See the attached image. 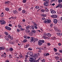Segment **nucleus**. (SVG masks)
Wrapping results in <instances>:
<instances>
[{"label": "nucleus", "mask_w": 62, "mask_h": 62, "mask_svg": "<svg viewBox=\"0 0 62 62\" xmlns=\"http://www.w3.org/2000/svg\"><path fill=\"white\" fill-rule=\"evenodd\" d=\"M44 40H40L38 42V45L40 46L42 44V43H44Z\"/></svg>", "instance_id": "1"}, {"label": "nucleus", "mask_w": 62, "mask_h": 62, "mask_svg": "<svg viewBox=\"0 0 62 62\" xmlns=\"http://www.w3.org/2000/svg\"><path fill=\"white\" fill-rule=\"evenodd\" d=\"M30 40L31 42H33V43H35L36 42V38L34 37H31Z\"/></svg>", "instance_id": "2"}, {"label": "nucleus", "mask_w": 62, "mask_h": 62, "mask_svg": "<svg viewBox=\"0 0 62 62\" xmlns=\"http://www.w3.org/2000/svg\"><path fill=\"white\" fill-rule=\"evenodd\" d=\"M0 24L2 25H3V24H5L6 23V21L2 20H0Z\"/></svg>", "instance_id": "3"}, {"label": "nucleus", "mask_w": 62, "mask_h": 62, "mask_svg": "<svg viewBox=\"0 0 62 62\" xmlns=\"http://www.w3.org/2000/svg\"><path fill=\"white\" fill-rule=\"evenodd\" d=\"M53 23H54L55 24H56L57 23V22H58V20L56 19H54L53 21Z\"/></svg>", "instance_id": "4"}, {"label": "nucleus", "mask_w": 62, "mask_h": 62, "mask_svg": "<svg viewBox=\"0 0 62 62\" xmlns=\"http://www.w3.org/2000/svg\"><path fill=\"white\" fill-rule=\"evenodd\" d=\"M44 5L45 7H48L49 6V3H48L47 2H45L44 3Z\"/></svg>", "instance_id": "5"}, {"label": "nucleus", "mask_w": 62, "mask_h": 62, "mask_svg": "<svg viewBox=\"0 0 62 62\" xmlns=\"http://www.w3.org/2000/svg\"><path fill=\"white\" fill-rule=\"evenodd\" d=\"M30 59H31V60L32 62H35V61H36V59H34L32 57H30Z\"/></svg>", "instance_id": "6"}, {"label": "nucleus", "mask_w": 62, "mask_h": 62, "mask_svg": "<svg viewBox=\"0 0 62 62\" xmlns=\"http://www.w3.org/2000/svg\"><path fill=\"white\" fill-rule=\"evenodd\" d=\"M5 28L6 29H7V30H11V28L8 26H5Z\"/></svg>", "instance_id": "7"}, {"label": "nucleus", "mask_w": 62, "mask_h": 62, "mask_svg": "<svg viewBox=\"0 0 62 62\" xmlns=\"http://www.w3.org/2000/svg\"><path fill=\"white\" fill-rule=\"evenodd\" d=\"M26 33L27 34H29L30 32V30L29 29H27L25 31Z\"/></svg>", "instance_id": "8"}, {"label": "nucleus", "mask_w": 62, "mask_h": 62, "mask_svg": "<svg viewBox=\"0 0 62 62\" xmlns=\"http://www.w3.org/2000/svg\"><path fill=\"white\" fill-rule=\"evenodd\" d=\"M51 17L52 18H57V16L56 15H53L51 16Z\"/></svg>", "instance_id": "9"}, {"label": "nucleus", "mask_w": 62, "mask_h": 62, "mask_svg": "<svg viewBox=\"0 0 62 62\" xmlns=\"http://www.w3.org/2000/svg\"><path fill=\"white\" fill-rule=\"evenodd\" d=\"M13 13L15 14H18V11L16 10H14L13 11Z\"/></svg>", "instance_id": "10"}, {"label": "nucleus", "mask_w": 62, "mask_h": 62, "mask_svg": "<svg viewBox=\"0 0 62 62\" xmlns=\"http://www.w3.org/2000/svg\"><path fill=\"white\" fill-rule=\"evenodd\" d=\"M30 29L33 30L35 28H34V25L31 26H30Z\"/></svg>", "instance_id": "11"}, {"label": "nucleus", "mask_w": 62, "mask_h": 62, "mask_svg": "<svg viewBox=\"0 0 62 62\" xmlns=\"http://www.w3.org/2000/svg\"><path fill=\"white\" fill-rule=\"evenodd\" d=\"M33 57L35 59H36V58H38V55H37V54H36L35 55L33 56Z\"/></svg>", "instance_id": "12"}, {"label": "nucleus", "mask_w": 62, "mask_h": 62, "mask_svg": "<svg viewBox=\"0 0 62 62\" xmlns=\"http://www.w3.org/2000/svg\"><path fill=\"white\" fill-rule=\"evenodd\" d=\"M18 27L20 28V29H21V28H22V26L21 25H18Z\"/></svg>", "instance_id": "13"}, {"label": "nucleus", "mask_w": 62, "mask_h": 62, "mask_svg": "<svg viewBox=\"0 0 62 62\" xmlns=\"http://www.w3.org/2000/svg\"><path fill=\"white\" fill-rule=\"evenodd\" d=\"M51 13L52 14H54H54H55V13H56V12L54 10H52V12H51Z\"/></svg>", "instance_id": "14"}, {"label": "nucleus", "mask_w": 62, "mask_h": 62, "mask_svg": "<svg viewBox=\"0 0 62 62\" xmlns=\"http://www.w3.org/2000/svg\"><path fill=\"white\" fill-rule=\"evenodd\" d=\"M26 28L28 29H30V26L29 25L28 26H27L26 27Z\"/></svg>", "instance_id": "15"}, {"label": "nucleus", "mask_w": 62, "mask_h": 62, "mask_svg": "<svg viewBox=\"0 0 62 62\" xmlns=\"http://www.w3.org/2000/svg\"><path fill=\"white\" fill-rule=\"evenodd\" d=\"M36 32V31L35 30H32L31 31V33H35Z\"/></svg>", "instance_id": "16"}, {"label": "nucleus", "mask_w": 62, "mask_h": 62, "mask_svg": "<svg viewBox=\"0 0 62 62\" xmlns=\"http://www.w3.org/2000/svg\"><path fill=\"white\" fill-rule=\"evenodd\" d=\"M55 58L56 60H58L59 59V57L58 56H55Z\"/></svg>", "instance_id": "17"}, {"label": "nucleus", "mask_w": 62, "mask_h": 62, "mask_svg": "<svg viewBox=\"0 0 62 62\" xmlns=\"http://www.w3.org/2000/svg\"><path fill=\"white\" fill-rule=\"evenodd\" d=\"M47 36L48 37H51V35L50 33H47Z\"/></svg>", "instance_id": "18"}, {"label": "nucleus", "mask_w": 62, "mask_h": 62, "mask_svg": "<svg viewBox=\"0 0 62 62\" xmlns=\"http://www.w3.org/2000/svg\"><path fill=\"white\" fill-rule=\"evenodd\" d=\"M23 43H25V42H27V40L26 39H24L23 40Z\"/></svg>", "instance_id": "19"}, {"label": "nucleus", "mask_w": 62, "mask_h": 62, "mask_svg": "<svg viewBox=\"0 0 62 62\" xmlns=\"http://www.w3.org/2000/svg\"><path fill=\"white\" fill-rule=\"evenodd\" d=\"M43 37L45 39H48V37H46L45 36V35H44Z\"/></svg>", "instance_id": "20"}, {"label": "nucleus", "mask_w": 62, "mask_h": 62, "mask_svg": "<svg viewBox=\"0 0 62 62\" xmlns=\"http://www.w3.org/2000/svg\"><path fill=\"white\" fill-rule=\"evenodd\" d=\"M48 20V19H46L45 21H44V23H47Z\"/></svg>", "instance_id": "21"}, {"label": "nucleus", "mask_w": 62, "mask_h": 62, "mask_svg": "<svg viewBox=\"0 0 62 62\" xmlns=\"http://www.w3.org/2000/svg\"><path fill=\"white\" fill-rule=\"evenodd\" d=\"M4 13L2 12L0 15V16L1 17H3V16H4Z\"/></svg>", "instance_id": "22"}, {"label": "nucleus", "mask_w": 62, "mask_h": 62, "mask_svg": "<svg viewBox=\"0 0 62 62\" xmlns=\"http://www.w3.org/2000/svg\"><path fill=\"white\" fill-rule=\"evenodd\" d=\"M5 10L6 11H9V9L8 8H5Z\"/></svg>", "instance_id": "23"}, {"label": "nucleus", "mask_w": 62, "mask_h": 62, "mask_svg": "<svg viewBox=\"0 0 62 62\" xmlns=\"http://www.w3.org/2000/svg\"><path fill=\"white\" fill-rule=\"evenodd\" d=\"M28 36L25 35H24L23 37L24 38H25V39H27V37H28Z\"/></svg>", "instance_id": "24"}, {"label": "nucleus", "mask_w": 62, "mask_h": 62, "mask_svg": "<svg viewBox=\"0 0 62 62\" xmlns=\"http://www.w3.org/2000/svg\"><path fill=\"white\" fill-rule=\"evenodd\" d=\"M29 34L30 35V36H33V34L32 33V32H31L29 33Z\"/></svg>", "instance_id": "25"}, {"label": "nucleus", "mask_w": 62, "mask_h": 62, "mask_svg": "<svg viewBox=\"0 0 62 62\" xmlns=\"http://www.w3.org/2000/svg\"><path fill=\"white\" fill-rule=\"evenodd\" d=\"M39 8V6H36L35 7V8L37 9H38Z\"/></svg>", "instance_id": "26"}, {"label": "nucleus", "mask_w": 62, "mask_h": 62, "mask_svg": "<svg viewBox=\"0 0 62 62\" xmlns=\"http://www.w3.org/2000/svg\"><path fill=\"white\" fill-rule=\"evenodd\" d=\"M58 2L59 3H60L62 2V0H58Z\"/></svg>", "instance_id": "27"}, {"label": "nucleus", "mask_w": 62, "mask_h": 62, "mask_svg": "<svg viewBox=\"0 0 62 62\" xmlns=\"http://www.w3.org/2000/svg\"><path fill=\"white\" fill-rule=\"evenodd\" d=\"M5 34L6 35V36H8V32H4Z\"/></svg>", "instance_id": "28"}, {"label": "nucleus", "mask_w": 62, "mask_h": 62, "mask_svg": "<svg viewBox=\"0 0 62 62\" xmlns=\"http://www.w3.org/2000/svg\"><path fill=\"white\" fill-rule=\"evenodd\" d=\"M30 54L31 55H33V52H30Z\"/></svg>", "instance_id": "29"}, {"label": "nucleus", "mask_w": 62, "mask_h": 62, "mask_svg": "<svg viewBox=\"0 0 62 62\" xmlns=\"http://www.w3.org/2000/svg\"><path fill=\"white\" fill-rule=\"evenodd\" d=\"M54 49L55 52H57V49L55 48H54Z\"/></svg>", "instance_id": "30"}, {"label": "nucleus", "mask_w": 62, "mask_h": 62, "mask_svg": "<svg viewBox=\"0 0 62 62\" xmlns=\"http://www.w3.org/2000/svg\"><path fill=\"white\" fill-rule=\"evenodd\" d=\"M42 17H46V15L42 14Z\"/></svg>", "instance_id": "31"}, {"label": "nucleus", "mask_w": 62, "mask_h": 62, "mask_svg": "<svg viewBox=\"0 0 62 62\" xmlns=\"http://www.w3.org/2000/svg\"><path fill=\"white\" fill-rule=\"evenodd\" d=\"M59 7H60V8H62V5L60 4H59Z\"/></svg>", "instance_id": "32"}, {"label": "nucleus", "mask_w": 62, "mask_h": 62, "mask_svg": "<svg viewBox=\"0 0 62 62\" xmlns=\"http://www.w3.org/2000/svg\"><path fill=\"white\" fill-rule=\"evenodd\" d=\"M22 13H25V11L24 10H22Z\"/></svg>", "instance_id": "33"}, {"label": "nucleus", "mask_w": 62, "mask_h": 62, "mask_svg": "<svg viewBox=\"0 0 62 62\" xmlns=\"http://www.w3.org/2000/svg\"><path fill=\"white\" fill-rule=\"evenodd\" d=\"M9 49L10 51H12L13 50V48H10Z\"/></svg>", "instance_id": "34"}, {"label": "nucleus", "mask_w": 62, "mask_h": 62, "mask_svg": "<svg viewBox=\"0 0 62 62\" xmlns=\"http://www.w3.org/2000/svg\"><path fill=\"white\" fill-rule=\"evenodd\" d=\"M41 12H44V11H45V10L42 9V10H41Z\"/></svg>", "instance_id": "35"}, {"label": "nucleus", "mask_w": 62, "mask_h": 62, "mask_svg": "<svg viewBox=\"0 0 62 62\" xmlns=\"http://www.w3.org/2000/svg\"><path fill=\"white\" fill-rule=\"evenodd\" d=\"M28 50H30V51H32V49L31 48V47H30L28 49Z\"/></svg>", "instance_id": "36"}, {"label": "nucleus", "mask_w": 62, "mask_h": 62, "mask_svg": "<svg viewBox=\"0 0 62 62\" xmlns=\"http://www.w3.org/2000/svg\"><path fill=\"white\" fill-rule=\"evenodd\" d=\"M26 0H23V3H26Z\"/></svg>", "instance_id": "37"}, {"label": "nucleus", "mask_w": 62, "mask_h": 62, "mask_svg": "<svg viewBox=\"0 0 62 62\" xmlns=\"http://www.w3.org/2000/svg\"><path fill=\"white\" fill-rule=\"evenodd\" d=\"M45 2H47V3H49V0H46V1Z\"/></svg>", "instance_id": "38"}, {"label": "nucleus", "mask_w": 62, "mask_h": 62, "mask_svg": "<svg viewBox=\"0 0 62 62\" xmlns=\"http://www.w3.org/2000/svg\"><path fill=\"white\" fill-rule=\"evenodd\" d=\"M9 57L10 58H12V56L10 54Z\"/></svg>", "instance_id": "39"}, {"label": "nucleus", "mask_w": 62, "mask_h": 62, "mask_svg": "<svg viewBox=\"0 0 62 62\" xmlns=\"http://www.w3.org/2000/svg\"><path fill=\"white\" fill-rule=\"evenodd\" d=\"M41 61L43 62H44L45 61V60L44 59H43L41 60Z\"/></svg>", "instance_id": "40"}, {"label": "nucleus", "mask_w": 62, "mask_h": 62, "mask_svg": "<svg viewBox=\"0 0 62 62\" xmlns=\"http://www.w3.org/2000/svg\"><path fill=\"white\" fill-rule=\"evenodd\" d=\"M53 24H52V23H51L50 24V27H51V28H52V27H53Z\"/></svg>", "instance_id": "41"}, {"label": "nucleus", "mask_w": 62, "mask_h": 62, "mask_svg": "<svg viewBox=\"0 0 62 62\" xmlns=\"http://www.w3.org/2000/svg\"><path fill=\"white\" fill-rule=\"evenodd\" d=\"M34 26L35 29H38V27H37V26L34 25Z\"/></svg>", "instance_id": "42"}, {"label": "nucleus", "mask_w": 62, "mask_h": 62, "mask_svg": "<svg viewBox=\"0 0 62 62\" xmlns=\"http://www.w3.org/2000/svg\"><path fill=\"white\" fill-rule=\"evenodd\" d=\"M21 29L20 30H21V31H24V30H25V29H23V28H21Z\"/></svg>", "instance_id": "43"}, {"label": "nucleus", "mask_w": 62, "mask_h": 62, "mask_svg": "<svg viewBox=\"0 0 62 62\" xmlns=\"http://www.w3.org/2000/svg\"><path fill=\"white\" fill-rule=\"evenodd\" d=\"M62 34L61 33H59V36H62Z\"/></svg>", "instance_id": "44"}, {"label": "nucleus", "mask_w": 62, "mask_h": 62, "mask_svg": "<svg viewBox=\"0 0 62 62\" xmlns=\"http://www.w3.org/2000/svg\"><path fill=\"white\" fill-rule=\"evenodd\" d=\"M19 56L21 58H22V57H23V56H22V54H20L19 55Z\"/></svg>", "instance_id": "45"}, {"label": "nucleus", "mask_w": 62, "mask_h": 62, "mask_svg": "<svg viewBox=\"0 0 62 62\" xmlns=\"http://www.w3.org/2000/svg\"><path fill=\"white\" fill-rule=\"evenodd\" d=\"M10 37H11V36H10V35L9 34L8 36V39H10Z\"/></svg>", "instance_id": "46"}, {"label": "nucleus", "mask_w": 62, "mask_h": 62, "mask_svg": "<svg viewBox=\"0 0 62 62\" xmlns=\"http://www.w3.org/2000/svg\"><path fill=\"white\" fill-rule=\"evenodd\" d=\"M50 22H51V21H50L48 20L47 23H50Z\"/></svg>", "instance_id": "47"}, {"label": "nucleus", "mask_w": 62, "mask_h": 62, "mask_svg": "<svg viewBox=\"0 0 62 62\" xmlns=\"http://www.w3.org/2000/svg\"><path fill=\"white\" fill-rule=\"evenodd\" d=\"M45 11H46V12H48V11H49V10H48V9H46L45 10Z\"/></svg>", "instance_id": "48"}, {"label": "nucleus", "mask_w": 62, "mask_h": 62, "mask_svg": "<svg viewBox=\"0 0 62 62\" xmlns=\"http://www.w3.org/2000/svg\"><path fill=\"white\" fill-rule=\"evenodd\" d=\"M47 48H46V47H44V50H47Z\"/></svg>", "instance_id": "49"}, {"label": "nucleus", "mask_w": 62, "mask_h": 62, "mask_svg": "<svg viewBox=\"0 0 62 62\" xmlns=\"http://www.w3.org/2000/svg\"><path fill=\"white\" fill-rule=\"evenodd\" d=\"M55 31H57L58 30V29L56 28H55Z\"/></svg>", "instance_id": "50"}, {"label": "nucleus", "mask_w": 62, "mask_h": 62, "mask_svg": "<svg viewBox=\"0 0 62 62\" xmlns=\"http://www.w3.org/2000/svg\"><path fill=\"white\" fill-rule=\"evenodd\" d=\"M59 51V52H60V53H62V51L61 50H60Z\"/></svg>", "instance_id": "51"}, {"label": "nucleus", "mask_w": 62, "mask_h": 62, "mask_svg": "<svg viewBox=\"0 0 62 62\" xmlns=\"http://www.w3.org/2000/svg\"><path fill=\"white\" fill-rule=\"evenodd\" d=\"M9 26H11V27H12V25L11 24H10L8 25Z\"/></svg>", "instance_id": "52"}, {"label": "nucleus", "mask_w": 62, "mask_h": 62, "mask_svg": "<svg viewBox=\"0 0 62 62\" xmlns=\"http://www.w3.org/2000/svg\"><path fill=\"white\" fill-rule=\"evenodd\" d=\"M57 32H61V31H60V30H58L57 31Z\"/></svg>", "instance_id": "53"}, {"label": "nucleus", "mask_w": 62, "mask_h": 62, "mask_svg": "<svg viewBox=\"0 0 62 62\" xmlns=\"http://www.w3.org/2000/svg\"><path fill=\"white\" fill-rule=\"evenodd\" d=\"M47 45H48V46H50V45H51V44L50 43H48L47 44Z\"/></svg>", "instance_id": "54"}, {"label": "nucleus", "mask_w": 62, "mask_h": 62, "mask_svg": "<svg viewBox=\"0 0 62 62\" xmlns=\"http://www.w3.org/2000/svg\"><path fill=\"white\" fill-rule=\"evenodd\" d=\"M58 7H59V4L56 7V8H58Z\"/></svg>", "instance_id": "55"}, {"label": "nucleus", "mask_w": 62, "mask_h": 62, "mask_svg": "<svg viewBox=\"0 0 62 62\" xmlns=\"http://www.w3.org/2000/svg\"><path fill=\"white\" fill-rule=\"evenodd\" d=\"M18 10L19 11H21V10H22V8H18Z\"/></svg>", "instance_id": "56"}, {"label": "nucleus", "mask_w": 62, "mask_h": 62, "mask_svg": "<svg viewBox=\"0 0 62 62\" xmlns=\"http://www.w3.org/2000/svg\"><path fill=\"white\" fill-rule=\"evenodd\" d=\"M17 32H19V31H20V30L19 29H17Z\"/></svg>", "instance_id": "57"}, {"label": "nucleus", "mask_w": 62, "mask_h": 62, "mask_svg": "<svg viewBox=\"0 0 62 62\" xmlns=\"http://www.w3.org/2000/svg\"><path fill=\"white\" fill-rule=\"evenodd\" d=\"M3 57H4V58H5V57H6V56L4 55H3Z\"/></svg>", "instance_id": "58"}, {"label": "nucleus", "mask_w": 62, "mask_h": 62, "mask_svg": "<svg viewBox=\"0 0 62 62\" xmlns=\"http://www.w3.org/2000/svg\"><path fill=\"white\" fill-rule=\"evenodd\" d=\"M6 39L7 40H9V39H8V38H6Z\"/></svg>", "instance_id": "59"}, {"label": "nucleus", "mask_w": 62, "mask_h": 62, "mask_svg": "<svg viewBox=\"0 0 62 62\" xmlns=\"http://www.w3.org/2000/svg\"><path fill=\"white\" fill-rule=\"evenodd\" d=\"M44 56H47V55H46V54H44Z\"/></svg>", "instance_id": "60"}, {"label": "nucleus", "mask_w": 62, "mask_h": 62, "mask_svg": "<svg viewBox=\"0 0 62 62\" xmlns=\"http://www.w3.org/2000/svg\"><path fill=\"white\" fill-rule=\"evenodd\" d=\"M58 45L59 46H61V43H59L58 44Z\"/></svg>", "instance_id": "61"}, {"label": "nucleus", "mask_w": 62, "mask_h": 62, "mask_svg": "<svg viewBox=\"0 0 62 62\" xmlns=\"http://www.w3.org/2000/svg\"><path fill=\"white\" fill-rule=\"evenodd\" d=\"M28 62H32V60H30L28 61Z\"/></svg>", "instance_id": "62"}, {"label": "nucleus", "mask_w": 62, "mask_h": 62, "mask_svg": "<svg viewBox=\"0 0 62 62\" xmlns=\"http://www.w3.org/2000/svg\"><path fill=\"white\" fill-rule=\"evenodd\" d=\"M60 60L61 61V62H62V58H61L60 59Z\"/></svg>", "instance_id": "63"}, {"label": "nucleus", "mask_w": 62, "mask_h": 62, "mask_svg": "<svg viewBox=\"0 0 62 62\" xmlns=\"http://www.w3.org/2000/svg\"><path fill=\"white\" fill-rule=\"evenodd\" d=\"M9 62V61L8 60H6L5 61V62Z\"/></svg>", "instance_id": "64"}]
</instances>
